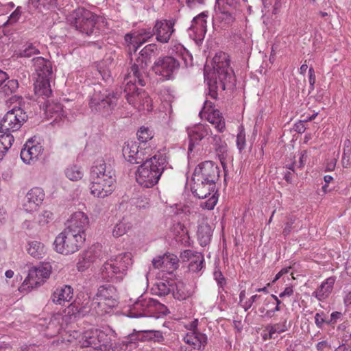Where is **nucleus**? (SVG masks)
Masks as SVG:
<instances>
[{
    "label": "nucleus",
    "mask_w": 351,
    "mask_h": 351,
    "mask_svg": "<svg viewBox=\"0 0 351 351\" xmlns=\"http://www.w3.org/2000/svg\"><path fill=\"white\" fill-rule=\"evenodd\" d=\"M73 298V289L71 286L63 285L57 287L51 295V300L53 303L64 306L66 302H69Z\"/></svg>",
    "instance_id": "26"
},
{
    "label": "nucleus",
    "mask_w": 351,
    "mask_h": 351,
    "mask_svg": "<svg viewBox=\"0 0 351 351\" xmlns=\"http://www.w3.org/2000/svg\"><path fill=\"white\" fill-rule=\"evenodd\" d=\"M336 278L334 276L329 277L323 282L318 289L313 293V296L316 298L319 301H323L326 299L331 293Z\"/></svg>",
    "instance_id": "31"
},
{
    "label": "nucleus",
    "mask_w": 351,
    "mask_h": 351,
    "mask_svg": "<svg viewBox=\"0 0 351 351\" xmlns=\"http://www.w3.org/2000/svg\"><path fill=\"white\" fill-rule=\"evenodd\" d=\"M156 49L155 44L146 45L141 51L140 56L132 64L130 71L124 77L125 97L134 107L139 108L143 105V99H148L147 93L143 89L138 88L137 84L142 87L146 85L148 80V66ZM147 101L146 100V102Z\"/></svg>",
    "instance_id": "1"
},
{
    "label": "nucleus",
    "mask_w": 351,
    "mask_h": 351,
    "mask_svg": "<svg viewBox=\"0 0 351 351\" xmlns=\"http://www.w3.org/2000/svg\"><path fill=\"white\" fill-rule=\"evenodd\" d=\"M125 43L127 46L130 47V51H133L134 53L137 51V49L140 47L138 46V43L136 39L135 32L126 34L124 37Z\"/></svg>",
    "instance_id": "54"
},
{
    "label": "nucleus",
    "mask_w": 351,
    "mask_h": 351,
    "mask_svg": "<svg viewBox=\"0 0 351 351\" xmlns=\"http://www.w3.org/2000/svg\"><path fill=\"white\" fill-rule=\"evenodd\" d=\"M327 315L324 311H320L315 315V324L318 328L322 329L324 324L328 325Z\"/></svg>",
    "instance_id": "57"
},
{
    "label": "nucleus",
    "mask_w": 351,
    "mask_h": 351,
    "mask_svg": "<svg viewBox=\"0 0 351 351\" xmlns=\"http://www.w3.org/2000/svg\"><path fill=\"white\" fill-rule=\"evenodd\" d=\"M22 12V8L21 6H18L15 10L9 16L8 20L4 23L3 26L16 24L20 19Z\"/></svg>",
    "instance_id": "55"
},
{
    "label": "nucleus",
    "mask_w": 351,
    "mask_h": 351,
    "mask_svg": "<svg viewBox=\"0 0 351 351\" xmlns=\"http://www.w3.org/2000/svg\"><path fill=\"white\" fill-rule=\"evenodd\" d=\"M138 140L141 143H145L149 140H151L153 136V131L148 128L141 127L136 133Z\"/></svg>",
    "instance_id": "52"
},
{
    "label": "nucleus",
    "mask_w": 351,
    "mask_h": 351,
    "mask_svg": "<svg viewBox=\"0 0 351 351\" xmlns=\"http://www.w3.org/2000/svg\"><path fill=\"white\" fill-rule=\"evenodd\" d=\"M115 336L114 332L108 328L98 329L97 345L98 350L107 351L110 350L112 346V341H114Z\"/></svg>",
    "instance_id": "30"
},
{
    "label": "nucleus",
    "mask_w": 351,
    "mask_h": 351,
    "mask_svg": "<svg viewBox=\"0 0 351 351\" xmlns=\"http://www.w3.org/2000/svg\"><path fill=\"white\" fill-rule=\"evenodd\" d=\"M131 340L134 343L136 341H152L154 343H162L165 341V337L160 330H134V332L130 335Z\"/></svg>",
    "instance_id": "24"
},
{
    "label": "nucleus",
    "mask_w": 351,
    "mask_h": 351,
    "mask_svg": "<svg viewBox=\"0 0 351 351\" xmlns=\"http://www.w3.org/2000/svg\"><path fill=\"white\" fill-rule=\"evenodd\" d=\"M116 265L121 267L127 272L130 267L132 265V256L130 252H124L118 254L112 259Z\"/></svg>",
    "instance_id": "37"
},
{
    "label": "nucleus",
    "mask_w": 351,
    "mask_h": 351,
    "mask_svg": "<svg viewBox=\"0 0 351 351\" xmlns=\"http://www.w3.org/2000/svg\"><path fill=\"white\" fill-rule=\"evenodd\" d=\"M50 79L36 78L34 82V92L37 96L48 98L52 95Z\"/></svg>",
    "instance_id": "32"
},
{
    "label": "nucleus",
    "mask_w": 351,
    "mask_h": 351,
    "mask_svg": "<svg viewBox=\"0 0 351 351\" xmlns=\"http://www.w3.org/2000/svg\"><path fill=\"white\" fill-rule=\"evenodd\" d=\"M45 112L50 118H53L55 120L58 117H60L62 113V107L60 104H56L54 105H47Z\"/></svg>",
    "instance_id": "50"
},
{
    "label": "nucleus",
    "mask_w": 351,
    "mask_h": 351,
    "mask_svg": "<svg viewBox=\"0 0 351 351\" xmlns=\"http://www.w3.org/2000/svg\"><path fill=\"white\" fill-rule=\"evenodd\" d=\"M213 275H214L215 280L217 282V285L220 287H223L226 285V278H224L222 272L220 270H215L214 271Z\"/></svg>",
    "instance_id": "61"
},
{
    "label": "nucleus",
    "mask_w": 351,
    "mask_h": 351,
    "mask_svg": "<svg viewBox=\"0 0 351 351\" xmlns=\"http://www.w3.org/2000/svg\"><path fill=\"white\" fill-rule=\"evenodd\" d=\"M64 313L70 317L74 316L75 317L76 315L80 313V310L77 306L71 303L69 305Z\"/></svg>",
    "instance_id": "64"
},
{
    "label": "nucleus",
    "mask_w": 351,
    "mask_h": 351,
    "mask_svg": "<svg viewBox=\"0 0 351 351\" xmlns=\"http://www.w3.org/2000/svg\"><path fill=\"white\" fill-rule=\"evenodd\" d=\"M261 298L260 295H254L250 297L247 300L241 304V306L243 308L245 311H247L252 306V304L256 302L257 300Z\"/></svg>",
    "instance_id": "60"
},
{
    "label": "nucleus",
    "mask_w": 351,
    "mask_h": 351,
    "mask_svg": "<svg viewBox=\"0 0 351 351\" xmlns=\"http://www.w3.org/2000/svg\"><path fill=\"white\" fill-rule=\"evenodd\" d=\"M134 32L137 39L136 42H138L140 47L155 35L154 27L152 29L150 27L142 28Z\"/></svg>",
    "instance_id": "43"
},
{
    "label": "nucleus",
    "mask_w": 351,
    "mask_h": 351,
    "mask_svg": "<svg viewBox=\"0 0 351 351\" xmlns=\"http://www.w3.org/2000/svg\"><path fill=\"white\" fill-rule=\"evenodd\" d=\"M204 258L201 253L197 254L194 257V259L191 260L189 265V269L192 272H198L202 267L204 264Z\"/></svg>",
    "instance_id": "48"
},
{
    "label": "nucleus",
    "mask_w": 351,
    "mask_h": 351,
    "mask_svg": "<svg viewBox=\"0 0 351 351\" xmlns=\"http://www.w3.org/2000/svg\"><path fill=\"white\" fill-rule=\"evenodd\" d=\"M91 194L99 198L110 195L114 189L115 173L110 164L104 160L95 162L90 169Z\"/></svg>",
    "instance_id": "3"
},
{
    "label": "nucleus",
    "mask_w": 351,
    "mask_h": 351,
    "mask_svg": "<svg viewBox=\"0 0 351 351\" xmlns=\"http://www.w3.org/2000/svg\"><path fill=\"white\" fill-rule=\"evenodd\" d=\"M160 305V303L158 301L142 295L130 307L126 315L131 318L149 317Z\"/></svg>",
    "instance_id": "10"
},
{
    "label": "nucleus",
    "mask_w": 351,
    "mask_h": 351,
    "mask_svg": "<svg viewBox=\"0 0 351 351\" xmlns=\"http://www.w3.org/2000/svg\"><path fill=\"white\" fill-rule=\"evenodd\" d=\"M175 23L174 19L157 20L154 26L156 40L162 44L167 43L176 31Z\"/></svg>",
    "instance_id": "18"
},
{
    "label": "nucleus",
    "mask_w": 351,
    "mask_h": 351,
    "mask_svg": "<svg viewBox=\"0 0 351 351\" xmlns=\"http://www.w3.org/2000/svg\"><path fill=\"white\" fill-rule=\"evenodd\" d=\"M172 51L178 54L183 60L186 66L192 64V56L181 44H176L172 47Z\"/></svg>",
    "instance_id": "44"
},
{
    "label": "nucleus",
    "mask_w": 351,
    "mask_h": 351,
    "mask_svg": "<svg viewBox=\"0 0 351 351\" xmlns=\"http://www.w3.org/2000/svg\"><path fill=\"white\" fill-rule=\"evenodd\" d=\"M45 198V193L41 188L34 187L30 189L24 199L23 208L27 213L37 210Z\"/></svg>",
    "instance_id": "22"
},
{
    "label": "nucleus",
    "mask_w": 351,
    "mask_h": 351,
    "mask_svg": "<svg viewBox=\"0 0 351 351\" xmlns=\"http://www.w3.org/2000/svg\"><path fill=\"white\" fill-rule=\"evenodd\" d=\"M117 99L114 93L105 90L102 93L100 90H94L91 95L89 106L92 111L101 112L102 110L113 108L117 104Z\"/></svg>",
    "instance_id": "14"
},
{
    "label": "nucleus",
    "mask_w": 351,
    "mask_h": 351,
    "mask_svg": "<svg viewBox=\"0 0 351 351\" xmlns=\"http://www.w3.org/2000/svg\"><path fill=\"white\" fill-rule=\"evenodd\" d=\"M132 343H134V342L133 340H131L129 337L127 340L122 342L121 346H112L110 349H112L113 351H127L128 346L129 345L131 346Z\"/></svg>",
    "instance_id": "59"
},
{
    "label": "nucleus",
    "mask_w": 351,
    "mask_h": 351,
    "mask_svg": "<svg viewBox=\"0 0 351 351\" xmlns=\"http://www.w3.org/2000/svg\"><path fill=\"white\" fill-rule=\"evenodd\" d=\"M84 241L85 239L82 236L64 229L56 237L53 243L54 249L62 254H71L78 251Z\"/></svg>",
    "instance_id": "7"
},
{
    "label": "nucleus",
    "mask_w": 351,
    "mask_h": 351,
    "mask_svg": "<svg viewBox=\"0 0 351 351\" xmlns=\"http://www.w3.org/2000/svg\"><path fill=\"white\" fill-rule=\"evenodd\" d=\"M168 164L165 152H157L149 160L141 164L136 172V180L143 188L156 185Z\"/></svg>",
    "instance_id": "4"
},
{
    "label": "nucleus",
    "mask_w": 351,
    "mask_h": 351,
    "mask_svg": "<svg viewBox=\"0 0 351 351\" xmlns=\"http://www.w3.org/2000/svg\"><path fill=\"white\" fill-rule=\"evenodd\" d=\"M19 88V83L16 80H6L0 86V94L3 96L10 95L14 93Z\"/></svg>",
    "instance_id": "47"
},
{
    "label": "nucleus",
    "mask_w": 351,
    "mask_h": 351,
    "mask_svg": "<svg viewBox=\"0 0 351 351\" xmlns=\"http://www.w3.org/2000/svg\"><path fill=\"white\" fill-rule=\"evenodd\" d=\"M216 3L218 4L219 9L220 10L219 18L221 22H223L224 24L227 25H232L235 21V17L239 11L229 10L226 9V8H220V3L219 2V0H216Z\"/></svg>",
    "instance_id": "38"
},
{
    "label": "nucleus",
    "mask_w": 351,
    "mask_h": 351,
    "mask_svg": "<svg viewBox=\"0 0 351 351\" xmlns=\"http://www.w3.org/2000/svg\"><path fill=\"white\" fill-rule=\"evenodd\" d=\"M89 223L88 217L83 212L73 213L66 230H69L77 235H81L86 239L85 230Z\"/></svg>",
    "instance_id": "23"
},
{
    "label": "nucleus",
    "mask_w": 351,
    "mask_h": 351,
    "mask_svg": "<svg viewBox=\"0 0 351 351\" xmlns=\"http://www.w3.org/2000/svg\"><path fill=\"white\" fill-rule=\"evenodd\" d=\"M66 176L72 181L80 180L83 176V172L80 168L77 166L68 167L65 171Z\"/></svg>",
    "instance_id": "49"
},
{
    "label": "nucleus",
    "mask_w": 351,
    "mask_h": 351,
    "mask_svg": "<svg viewBox=\"0 0 351 351\" xmlns=\"http://www.w3.org/2000/svg\"><path fill=\"white\" fill-rule=\"evenodd\" d=\"M126 274L124 269L116 265L112 259L106 262L101 268V277L107 282H120Z\"/></svg>",
    "instance_id": "17"
},
{
    "label": "nucleus",
    "mask_w": 351,
    "mask_h": 351,
    "mask_svg": "<svg viewBox=\"0 0 351 351\" xmlns=\"http://www.w3.org/2000/svg\"><path fill=\"white\" fill-rule=\"evenodd\" d=\"M130 228V223L123 218L114 225L112 229V235L115 238H119L125 234Z\"/></svg>",
    "instance_id": "42"
},
{
    "label": "nucleus",
    "mask_w": 351,
    "mask_h": 351,
    "mask_svg": "<svg viewBox=\"0 0 351 351\" xmlns=\"http://www.w3.org/2000/svg\"><path fill=\"white\" fill-rule=\"evenodd\" d=\"M237 146L239 151H242L245 147V135L243 132H241L237 136Z\"/></svg>",
    "instance_id": "62"
},
{
    "label": "nucleus",
    "mask_w": 351,
    "mask_h": 351,
    "mask_svg": "<svg viewBox=\"0 0 351 351\" xmlns=\"http://www.w3.org/2000/svg\"><path fill=\"white\" fill-rule=\"evenodd\" d=\"M213 141L211 143L213 145L216 154L220 160L224 171H226V165L228 161L231 160L232 157L228 151L227 143L219 135H214L212 136Z\"/></svg>",
    "instance_id": "25"
},
{
    "label": "nucleus",
    "mask_w": 351,
    "mask_h": 351,
    "mask_svg": "<svg viewBox=\"0 0 351 351\" xmlns=\"http://www.w3.org/2000/svg\"><path fill=\"white\" fill-rule=\"evenodd\" d=\"M186 131L189 138L188 151L190 152L193 151L195 145H199L202 140L212 134L210 126L202 123L189 127Z\"/></svg>",
    "instance_id": "19"
},
{
    "label": "nucleus",
    "mask_w": 351,
    "mask_h": 351,
    "mask_svg": "<svg viewBox=\"0 0 351 351\" xmlns=\"http://www.w3.org/2000/svg\"><path fill=\"white\" fill-rule=\"evenodd\" d=\"M229 56L223 52L217 53L213 58V72L204 75L208 86V95L214 99L217 98L218 91L232 88L235 85V76L230 66Z\"/></svg>",
    "instance_id": "2"
},
{
    "label": "nucleus",
    "mask_w": 351,
    "mask_h": 351,
    "mask_svg": "<svg viewBox=\"0 0 351 351\" xmlns=\"http://www.w3.org/2000/svg\"><path fill=\"white\" fill-rule=\"evenodd\" d=\"M220 8H226L229 10L240 11L239 0H219Z\"/></svg>",
    "instance_id": "56"
},
{
    "label": "nucleus",
    "mask_w": 351,
    "mask_h": 351,
    "mask_svg": "<svg viewBox=\"0 0 351 351\" xmlns=\"http://www.w3.org/2000/svg\"><path fill=\"white\" fill-rule=\"evenodd\" d=\"M197 239L202 246H206L210 243L213 236V229L208 223H202L199 225L197 232Z\"/></svg>",
    "instance_id": "33"
},
{
    "label": "nucleus",
    "mask_w": 351,
    "mask_h": 351,
    "mask_svg": "<svg viewBox=\"0 0 351 351\" xmlns=\"http://www.w3.org/2000/svg\"><path fill=\"white\" fill-rule=\"evenodd\" d=\"M274 301H271L269 296L267 297L263 302L262 306L258 308L263 318H271L274 316L276 312L274 309Z\"/></svg>",
    "instance_id": "40"
},
{
    "label": "nucleus",
    "mask_w": 351,
    "mask_h": 351,
    "mask_svg": "<svg viewBox=\"0 0 351 351\" xmlns=\"http://www.w3.org/2000/svg\"><path fill=\"white\" fill-rule=\"evenodd\" d=\"M53 219V213L49 210H45L40 215L39 222L43 224L49 223V220Z\"/></svg>",
    "instance_id": "63"
},
{
    "label": "nucleus",
    "mask_w": 351,
    "mask_h": 351,
    "mask_svg": "<svg viewBox=\"0 0 351 351\" xmlns=\"http://www.w3.org/2000/svg\"><path fill=\"white\" fill-rule=\"evenodd\" d=\"M290 326V324H287V319H284L278 323L267 325L265 329L269 332V339H273L275 333L285 332L289 330Z\"/></svg>",
    "instance_id": "36"
},
{
    "label": "nucleus",
    "mask_w": 351,
    "mask_h": 351,
    "mask_svg": "<svg viewBox=\"0 0 351 351\" xmlns=\"http://www.w3.org/2000/svg\"><path fill=\"white\" fill-rule=\"evenodd\" d=\"M173 295L176 299L179 300H184L189 297L190 293L189 291L185 290L183 283H179L176 285V290L175 286H173Z\"/></svg>",
    "instance_id": "53"
},
{
    "label": "nucleus",
    "mask_w": 351,
    "mask_h": 351,
    "mask_svg": "<svg viewBox=\"0 0 351 351\" xmlns=\"http://www.w3.org/2000/svg\"><path fill=\"white\" fill-rule=\"evenodd\" d=\"M208 14L206 12H202L197 16L194 17L190 29L193 31L196 41H201L204 38L206 33Z\"/></svg>",
    "instance_id": "28"
},
{
    "label": "nucleus",
    "mask_w": 351,
    "mask_h": 351,
    "mask_svg": "<svg viewBox=\"0 0 351 351\" xmlns=\"http://www.w3.org/2000/svg\"><path fill=\"white\" fill-rule=\"evenodd\" d=\"M149 148L143 147L140 146V148L138 149L136 156H134V160L136 162L134 164H143L147 160H149L151 157L149 154Z\"/></svg>",
    "instance_id": "51"
},
{
    "label": "nucleus",
    "mask_w": 351,
    "mask_h": 351,
    "mask_svg": "<svg viewBox=\"0 0 351 351\" xmlns=\"http://www.w3.org/2000/svg\"><path fill=\"white\" fill-rule=\"evenodd\" d=\"M40 53L39 49L33 43L25 44L17 52V56L21 58H29L32 56Z\"/></svg>",
    "instance_id": "46"
},
{
    "label": "nucleus",
    "mask_w": 351,
    "mask_h": 351,
    "mask_svg": "<svg viewBox=\"0 0 351 351\" xmlns=\"http://www.w3.org/2000/svg\"><path fill=\"white\" fill-rule=\"evenodd\" d=\"M101 247V246L99 245H92L81 254L77 263L79 271H84L88 268L91 263L100 256Z\"/></svg>",
    "instance_id": "27"
},
{
    "label": "nucleus",
    "mask_w": 351,
    "mask_h": 351,
    "mask_svg": "<svg viewBox=\"0 0 351 351\" xmlns=\"http://www.w3.org/2000/svg\"><path fill=\"white\" fill-rule=\"evenodd\" d=\"M26 112L20 107H14L7 112L0 122V132L17 131L27 121Z\"/></svg>",
    "instance_id": "9"
},
{
    "label": "nucleus",
    "mask_w": 351,
    "mask_h": 351,
    "mask_svg": "<svg viewBox=\"0 0 351 351\" xmlns=\"http://www.w3.org/2000/svg\"><path fill=\"white\" fill-rule=\"evenodd\" d=\"M197 326V320L193 321L191 329H195ZM183 341L185 345L181 347V351H203L208 343L207 336L196 330L189 332L184 337Z\"/></svg>",
    "instance_id": "12"
},
{
    "label": "nucleus",
    "mask_w": 351,
    "mask_h": 351,
    "mask_svg": "<svg viewBox=\"0 0 351 351\" xmlns=\"http://www.w3.org/2000/svg\"><path fill=\"white\" fill-rule=\"evenodd\" d=\"M27 251L29 255L36 258H42L45 254V246L37 241H29Z\"/></svg>",
    "instance_id": "39"
},
{
    "label": "nucleus",
    "mask_w": 351,
    "mask_h": 351,
    "mask_svg": "<svg viewBox=\"0 0 351 351\" xmlns=\"http://www.w3.org/2000/svg\"><path fill=\"white\" fill-rule=\"evenodd\" d=\"M219 167L213 161H204L195 167L193 180L216 184L219 180Z\"/></svg>",
    "instance_id": "13"
},
{
    "label": "nucleus",
    "mask_w": 351,
    "mask_h": 351,
    "mask_svg": "<svg viewBox=\"0 0 351 351\" xmlns=\"http://www.w3.org/2000/svg\"><path fill=\"white\" fill-rule=\"evenodd\" d=\"M44 152L43 145L36 139L29 138L21 151V158L26 164L35 162Z\"/></svg>",
    "instance_id": "16"
},
{
    "label": "nucleus",
    "mask_w": 351,
    "mask_h": 351,
    "mask_svg": "<svg viewBox=\"0 0 351 351\" xmlns=\"http://www.w3.org/2000/svg\"><path fill=\"white\" fill-rule=\"evenodd\" d=\"M197 254H199L197 252H194L191 250H186L181 252L180 254V258L183 261H191V260L194 259V257H195V255Z\"/></svg>",
    "instance_id": "58"
},
{
    "label": "nucleus",
    "mask_w": 351,
    "mask_h": 351,
    "mask_svg": "<svg viewBox=\"0 0 351 351\" xmlns=\"http://www.w3.org/2000/svg\"><path fill=\"white\" fill-rule=\"evenodd\" d=\"M203 110L208 114V121L214 125L217 131L220 133L223 132L226 130L225 119L219 110L213 108V104L208 100H206Z\"/></svg>",
    "instance_id": "20"
},
{
    "label": "nucleus",
    "mask_w": 351,
    "mask_h": 351,
    "mask_svg": "<svg viewBox=\"0 0 351 351\" xmlns=\"http://www.w3.org/2000/svg\"><path fill=\"white\" fill-rule=\"evenodd\" d=\"M98 20V16L84 8L74 10L68 16V21L77 31L94 38H97L101 34Z\"/></svg>",
    "instance_id": "5"
},
{
    "label": "nucleus",
    "mask_w": 351,
    "mask_h": 351,
    "mask_svg": "<svg viewBox=\"0 0 351 351\" xmlns=\"http://www.w3.org/2000/svg\"><path fill=\"white\" fill-rule=\"evenodd\" d=\"M162 263L163 264V268H165V272L170 274L178 269L179 260L176 255L167 253L162 255Z\"/></svg>",
    "instance_id": "34"
},
{
    "label": "nucleus",
    "mask_w": 351,
    "mask_h": 351,
    "mask_svg": "<svg viewBox=\"0 0 351 351\" xmlns=\"http://www.w3.org/2000/svg\"><path fill=\"white\" fill-rule=\"evenodd\" d=\"M14 141V136L10 132L3 133L0 135V160H3L6 152L11 147Z\"/></svg>",
    "instance_id": "35"
},
{
    "label": "nucleus",
    "mask_w": 351,
    "mask_h": 351,
    "mask_svg": "<svg viewBox=\"0 0 351 351\" xmlns=\"http://www.w3.org/2000/svg\"><path fill=\"white\" fill-rule=\"evenodd\" d=\"M180 68L178 60L172 56H164L158 58L152 66L156 74L169 80Z\"/></svg>",
    "instance_id": "15"
},
{
    "label": "nucleus",
    "mask_w": 351,
    "mask_h": 351,
    "mask_svg": "<svg viewBox=\"0 0 351 351\" xmlns=\"http://www.w3.org/2000/svg\"><path fill=\"white\" fill-rule=\"evenodd\" d=\"M72 336L75 339H79L77 343L80 347H90L92 349L98 350L99 346L97 343H98V329L91 328L82 333L73 331Z\"/></svg>",
    "instance_id": "21"
},
{
    "label": "nucleus",
    "mask_w": 351,
    "mask_h": 351,
    "mask_svg": "<svg viewBox=\"0 0 351 351\" xmlns=\"http://www.w3.org/2000/svg\"><path fill=\"white\" fill-rule=\"evenodd\" d=\"M192 191L194 195L198 198L207 199L204 202H201L200 207L202 208L208 210L214 209L219 197L216 184L195 181Z\"/></svg>",
    "instance_id": "8"
},
{
    "label": "nucleus",
    "mask_w": 351,
    "mask_h": 351,
    "mask_svg": "<svg viewBox=\"0 0 351 351\" xmlns=\"http://www.w3.org/2000/svg\"><path fill=\"white\" fill-rule=\"evenodd\" d=\"M94 308L99 315H104L119 304V295L116 287L111 285L100 286L93 298Z\"/></svg>",
    "instance_id": "6"
},
{
    "label": "nucleus",
    "mask_w": 351,
    "mask_h": 351,
    "mask_svg": "<svg viewBox=\"0 0 351 351\" xmlns=\"http://www.w3.org/2000/svg\"><path fill=\"white\" fill-rule=\"evenodd\" d=\"M140 148L136 142H131L128 143L123 149V155L126 157L128 162L130 163H135L134 156H136L138 149Z\"/></svg>",
    "instance_id": "45"
},
{
    "label": "nucleus",
    "mask_w": 351,
    "mask_h": 351,
    "mask_svg": "<svg viewBox=\"0 0 351 351\" xmlns=\"http://www.w3.org/2000/svg\"><path fill=\"white\" fill-rule=\"evenodd\" d=\"M173 286L174 285L173 283H170L169 281L160 280L155 285V287L153 288V290L156 295L159 296H165L171 292L173 293Z\"/></svg>",
    "instance_id": "41"
},
{
    "label": "nucleus",
    "mask_w": 351,
    "mask_h": 351,
    "mask_svg": "<svg viewBox=\"0 0 351 351\" xmlns=\"http://www.w3.org/2000/svg\"><path fill=\"white\" fill-rule=\"evenodd\" d=\"M51 272V267L49 264H43L32 267L23 282V288L30 291L40 286L49 278Z\"/></svg>",
    "instance_id": "11"
},
{
    "label": "nucleus",
    "mask_w": 351,
    "mask_h": 351,
    "mask_svg": "<svg viewBox=\"0 0 351 351\" xmlns=\"http://www.w3.org/2000/svg\"><path fill=\"white\" fill-rule=\"evenodd\" d=\"M32 61L37 78H51L52 64L50 61L40 56L33 58Z\"/></svg>",
    "instance_id": "29"
}]
</instances>
